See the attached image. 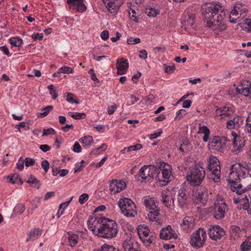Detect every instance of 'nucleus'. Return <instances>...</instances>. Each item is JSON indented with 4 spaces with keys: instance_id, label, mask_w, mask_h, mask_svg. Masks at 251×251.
Wrapping results in <instances>:
<instances>
[{
    "instance_id": "f8f14e48",
    "label": "nucleus",
    "mask_w": 251,
    "mask_h": 251,
    "mask_svg": "<svg viewBox=\"0 0 251 251\" xmlns=\"http://www.w3.org/2000/svg\"><path fill=\"white\" fill-rule=\"evenodd\" d=\"M104 217H96L90 218L87 222L88 228L91 229L94 234L99 236L102 228V224L104 222Z\"/></svg>"
},
{
    "instance_id": "473e14b6",
    "label": "nucleus",
    "mask_w": 251,
    "mask_h": 251,
    "mask_svg": "<svg viewBox=\"0 0 251 251\" xmlns=\"http://www.w3.org/2000/svg\"><path fill=\"white\" fill-rule=\"evenodd\" d=\"M230 232L231 237L235 239L239 236V233L241 232V229L240 227L237 226H231Z\"/></svg>"
},
{
    "instance_id": "0e129e2a",
    "label": "nucleus",
    "mask_w": 251,
    "mask_h": 251,
    "mask_svg": "<svg viewBox=\"0 0 251 251\" xmlns=\"http://www.w3.org/2000/svg\"><path fill=\"white\" fill-rule=\"evenodd\" d=\"M198 133H202L204 134L206 133H210V130L206 126H202L199 127V130Z\"/></svg>"
},
{
    "instance_id": "338daca9",
    "label": "nucleus",
    "mask_w": 251,
    "mask_h": 251,
    "mask_svg": "<svg viewBox=\"0 0 251 251\" xmlns=\"http://www.w3.org/2000/svg\"><path fill=\"white\" fill-rule=\"evenodd\" d=\"M81 151V148L79 144L77 142H75L73 147V151L75 152L78 153L80 152Z\"/></svg>"
},
{
    "instance_id": "680f3d73",
    "label": "nucleus",
    "mask_w": 251,
    "mask_h": 251,
    "mask_svg": "<svg viewBox=\"0 0 251 251\" xmlns=\"http://www.w3.org/2000/svg\"><path fill=\"white\" fill-rule=\"evenodd\" d=\"M186 111L184 109H180L177 111L176 113V119H180L181 118L183 115H185L186 114Z\"/></svg>"
},
{
    "instance_id": "de8ad7c7",
    "label": "nucleus",
    "mask_w": 251,
    "mask_h": 251,
    "mask_svg": "<svg viewBox=\"0 0 251 251\" xmlns=\"http://www.w3.org/2000/svg\"><path fill=\"white\" fill-rule=\"evenodd\" d=\"M241 249L242 251H250L251 250V244L249 241H245L241 245Z\"/></svg>"
},
{
    "instance_id": "c9c22d12",
    "label": "nucleus",
    "mask_w": 251,
    "mask_h": 251,
    "mask_svg": "<svg viewBox=\"0 0 251 251\" xmlns=\"http://www.w3.org/2000/svg\"><path fill=\"white\" fill-rule=\"evenodd\" d=\"M27 182L29 184H34V187H36L37 189L40 188L41 183L39 180H38L34 176L31 175L28 178Z\"/></svg>"
},
{
    "instance_id": "412c9836",
    "label": "nucleus",
    "mask_w": 251,
    "mask_h": 251,
    "mask_svg": "<svg viewBox=\"0 0 251 251\" xmlns=\"http://www.w3.org/2000/svg\"><path fill=\"white\" fill-rule=\"evenodd\" d=\"M102 1L108 10H113V12L118 11L123 3V0H102Z\"/></svg>"
},
{
    "instance_id": "09e8293b",
    "label": "nucleus",
    "mask_w": 251,
    "mask_h": 251,
    "mask_svg": "<svg viewBox=\"0 0 251 251\" xmlns=\"http://www.w3.org/2000/svg\"><path fill=\"white\" fill-rule=\"evenodd\" d=\"M146 13L150 17H155L158 13L156 9L151 7L147 8Z\"/></svg>"
},
{
    "instance_id": "f3484780",
    "label": "nucleus",
    "mask_w": 251,
    "mask_h": 251,
    "mask_svg": "<svg viewBox=\"0 0 251 251\" xmlns=\"http://www.w3.org/2000/svg\"><path fill=\"white\" fill-rule=\"evenodd\" d=\"M237 92L245 96H251V82L244 80L236 88Z\"/></svg>"
},
{
    "instance_id": "c03bdc74",
    "label": "nucleus",
    "mask_w": 251,
    "mask_h": 251,
    "mask_svg": "<svg viewBox=\"0 0 251 251\" xmlns=\"http://www.w3.org/2000/svg\"><path fill=\"white\" fill-rule=\"evenodd\" d=\"M212 147L215 148L216 149H219L221 147V143L220 141L219 137L214 138L210 143Z\"/></svg>"
},
{
    "instance_id": "603ef678",
    "label": "nucleus",
    "mask_w": 251,
    "mask_h": 251,
    "mask_svg": "<svg viewBox=\"0 0 251 251\" xmlns=\"http://www.w3.org/2000/svg\"><path fill=\"white\" fill-rule=\"evenodd\" d=\"M142 145L140 144H137L133 146H130L127 147V152L131 151H137L142 149Z\"/></svg>"
},
{
    "instance_id": "774afa93",
    "label": "nucleus",
    "mask_w": 251,
    "mask_h": 251,
    "mask_svg": "<svg viewBox=\"0 0 251 251\" xmlns=\"http://www.w3.org/2000/svg\"><path fill=\"white\" fill-rule=\"evenodd\" d=\"M118 106L116 104H114L111 105L110 107L109 106L108 108V114L109 115H112L114 113L115 110L117 109Z\"/></svg>"
},
{
    "instance_id": "b1692460",
    "label": "nucleus",
    "mask_w": 251,
    "mask_h": 251,
    "mask_svg": "<svg viewBox=\"0 0 251 251\" xmlns=\"http://www.w3.org/2000/svg\"><path fill=\"white\" fill-rule=\"evenodd\" d=\"M162 165V162H156L155 165H150V167L151 168L150 173L152 174V176H150L151 179L155 178L157 180V176L158 174H160V170H161L160 167Z\"/></svg>"
},
{
    "instance_id": "f03ea898",
    "label": "nucleus",
    "mask_w": 251,
    "mask_h": 251,
    "mask_svg": "<svg viewBox=\"0 0 251 251\" xmlns=\"http://www.w3.org/2000/svg\"><path fill=\"white\" fill-rule=\"evenodd\" d=\"M247 170L245 166L241 163H238L232 165L230 168V173L228 176L229 183L230 184L231 189L233 192H236L237 194L240 195L247 190V188L241 189L242 185L238 184L237 180H241V178L244 180L247 178Z\"/></svg>"
},
{
    "instance_id": "a211bd4d",
    "label": "nucleus",
    "mask_w": 251,
    "mask_h": 251,
    "mask_svg": "<svg viewBox=\"0 0 251 251\" xmlns=\"http://www.w3.org/2000/svg\"><path fill=\"white\" fill-rule=\"evenodd\" d=\"M123 248L125 251H141L137 242L131 238L125 239Z\"/></svg>"
},
{
    "instance_id": "e433bc0d",
    "label": "nucleus",
    "mask_w": 251,
    "mask_h": 251,
    "mask_svg": "<svg viewBox=\"0 0 251 251\" xmlns=\"http://www.w3.org/2000/svg\"><path fill=\"white\" fill-rule=\"evenodd\" d=\"M245 200L247 201H245V203H243V206L244 209L247 210L250 207V204L249 203V199L246 195L243 196L239 200H234V201L235 203H237L238 202H239L240 201L242 200L243 201H244Z\"/></svg>"
},
{
    "instance_id": "4c0bfd02",
    "label": "nucleus",
    "mask_w": 251,
    "mask_h": 251,
    "mask_svg": "<svg viewBox=\"0 0 251 251\" xmlns=\"http://www.w3.org/2000/svg\"><path fill=\"white\" fill-rule=\"evenodd\" d=\"M25 206L22 203L18 204L14 208L13 213L15 215H21L25 210Z\"/></svg>"
},
{
    "instance_id": "7c9ffc66",
    "label": "nucleus",
    "mask_w": 251,
    "mask_h": 251,
    "mask_svg": "<svg viewBox=\"0 0 251 251\" xmlns=\"http://www.w3.org/2000/svg\"><path fill=\"white\" fill-rule=\"evenodd\" d=\"M149 229L146 226L144 228H139L138 229V234L142 241L149 236Z\"/></svg>"
},
{
    "instance_id": "a18cd8bd",
    "label": "nucleus",
    "mask_w": 251,
    "mask_h": 251,
    "mask_svg": "<svg viewBox=\"0 0 251 251\" xmlns=\"http://www.w3.org/2000/svg\"><path fill=\"white\" fill-rule=\"evenodd\" d=\"M13 177H15V178H18V180L19 181L21 184H22L23 183V181L21 179V178L20 177L19 175L18 174H13L12 175L8 176L7 178L9 179V181L11 182L13 184H15L17 183L18 181L16 180H13Z\"/></svg>"
},
{
    "instance_id": "0eeeda50",
    "label": "nucleus",
    "mask_w": 251,
    "mask_h": 251,
    "mask_svg": "<svg viewBox=\"0 0 251 251\" xmlns=\"http://www.w3.org/2000/svg\"><path fill=\"white\" fill-rule=\"evenodd\" d=\"M206 239V231L203 228L200 227L191 234L190 243L193 248L199 249L204 246Z\"/></svg>"
},
{
    "instance_id": "9d476101",
    "label": "nucleus",
    "mask_w": 251,
    "mask_h": 251,
    "mask_svg": "<svg viewBox=\"0 0 251 251\" xmlns=\"http://www.w3.org/2000/svg\"><path fill=\"white\" fill-rule=\"evenodd\" d=\"M160 174L157 176V181L161 183V185L165 186L171 181L170 177L172 176L171 172L170 171V166L166 163L162 162V165L160 167Z\"/></svg>"
},
{
    "instance_id": "4d7b16f0",
    "label": "nucleus",
    "mask_w": 251,
    "mask_h": 251,
    "mask_svg": "<svg viewBox=\"0 0 251 251\" xmlns=\"http://www.w3.org/2000/svg\"><path fill=\"white\" fill-rule=\"evenodd\" d=\"M41 166L45 173H47L50 168L49 162L47 160H44L41 163Z\"/></svg>"
},
{
    "instance_id": "ea45409f",
    "label": "nucleus",
    "mask_w": 251,
    "mask_h": 251,
    "mask_svg": "<svg viewBox=\"0 0 251 251\" xmlns=\"http://www.w3.org/2000/svg\"><path fill=\"white\" fill-rule=\"evenodd\" d=\"M94 251H119L113 246L109 245L106 244L101 246L100 250H95Z\"/></svg>"
},
{
    "instance_id": "49530a36",
    "label": "nucleus",
    "mask_w": 251,
    "mask_h": 251,
    "mask_svg": "<svg viewBox=\"0 0 251 251\" xmlns=\"http://www.w3.org/2000/svg\"><path fill=\"white\" fill-rule=\"evenodd\" d=\"M75 96L71 93H66V100L71 103H78V101L74 99Z\"/></svg>"
},
{
    "instance_id": "37998d69",
    "label": "nucleus",
    "mask_w": 251,
    "mask_h": 251,
    "mask_svg": "<svg viewBox=\"0 0 251 251\" xmlns=\"http://www.w3.org/2000/svg\"><path fill=\"white\" fill-rule=\"evenodd\" d=\"M223 117H228L231 115L233 112L230 107L224 106L222 107Z\"/></svg>"
},
{
    "instance_id": "2f4dec72",
    "label": "nucleus",
    "mask_w": 251,
    "mask_h": 251,
    "mask_svg": "<svg viewBox=\"0 0 251 251\" xmlns=\"http://www.w3.org/2000/svg\"><path fill=\"white\" fill-rule=\"evenodd\" d=\"M172 198L166 195L165 193H162V203L167 207H169L171 205Z\"/></svg>"
},
{
    "instance_id": "aec40b11",
    "label": "nucleus",
    "mask_w": 251,
    "mask_h": 251,
    "mask_svg": "<svg viewBox=\"0 0 251 251\" xmlns=\"http://www.w3.org/2000/svg\"><path fill=\"white\" fill-rule=\"evenodd\" d=\"M244 120L239 116H236L232 119L227 121L226 124V127L228 129H237L242 125Z\"/></svg>"
},
{
    "instance_id": "13d9d810",
    "label": "nucleus",
    "mask_w": 251,
    "mask_h": 251,
    "mask_svg": "<svg viewBox=\"0 0 251 251\" xmlns=\"http://www.w3.org/2000/svg\"><path fill=\"white\" fill-rule=\"evenodd\" d=\"M24 162L23 158L21 157L19 158L17 163V167L20 170H23L24 168Z\"/></svg>"
},
{
    "instance_id": "9b49d317",
    "label": "nucleus",
    "mask_w": 251,
    "mask_h": 251,
    "mask_svg": "<svg viewBox=\"0 0 251 251\" xmlns=\"http://www.w3.org/2000/svg\"><path fill=\"white\" fill-rule=\"evenodd\" d=\"M192 196L195 202L205 204L208 200V191L205 187L200 186L193 191Z\"/></svg>"
},
{
    "instance_id": "a878e982",
    "label": "nucleus",
    "mask_w": 251,
    "mask_h": 251,
    "mask_svg": "<svg viewBox=\"0 0 251 251\" xmlns=\"http://www.w3.org/2000/svg\"><path fill=\"white\" fill-rule=\"evenodd\" d=\"M67 238L68 240V245L71 247H75L78 243V235L72 232L68 233Z\"/></svg>"
},
{
    "instance_id": "4be33fe9",
    "label": "nucleus",
    "mask_w": 251,
    "mask_h": 251,
    "mask_svg": "<svg viewBox=\"0 0 251 251\" xmlns=\"http://www.w3.org/2000/svg\"><path fill=\"white\" fill-rule=\"evenodd\" d=\"M67 3L70 8L74 6H77V11L80 12H83L87 9L86 5L83 3V0H67Z\"/></svg>"
},
{
    "instance_id": "864d4df0",
    "label": "nucleus",
    "mask_w": 251,
    "mask_h": 251,
    "mask_svg": "<svg viewBox=\"0 0 251 251\" xmlns=\"http://www.w3.org/2000/svg\"><path fill=\"white\" fill-rule=\"evenodd\" d=\"M25 165L26 167L32 166L35 164V160L31 158L27 157L25 159Z\"/></svg>"
},
{
    "instance_id": "6e6552de",
    "label": "nucleus",
    "mask_w": 251,
    "mask_h": 251,
    "mask_svg": "<svg viewBox=\"0 0 251 251\" xmlns=\"http://www.w3.org/2000/svg\"><path fill=\"white\" fill-rule=\"evenodd\" d=\"M208 169L211 172L210 178L214 182H219L221 179V167L217 157L211 156L208 161Z\"/></svg>"
},
{
    "instance_id": "3c124183",
    "label": "nucleus",
    "mask_w": 251,
    "mask_h": 251,
    "mask_svg": "<svg viewBox=\"0 0 251 251\" xmlns=\"http://www.w3.org/2000/svg\"><path fill=\"white\" fill-rule=\"evenodd\" d=\"M73 72V70L72 68L69 67H63L59 69L58 73L69 74L72 73Z\"/></svg>"
},
{
    "instance_id": "39448f33",
    "label": "nucleus",
    "mask_w": 251,
    "mask_h": 251,
    "mask_svg": "<svg viewBox=\"0 0 251 251\" xmlns=\"http://www.w3.org/2000/svg\"><path fill=\"white\" fill-rule=\"evenodd\" d=\"M144 205L150 212L148 215L149 219L151 221H155L159 223V217L160 209L157 205V202L151 198H146L144 201Z\"/></svg>"
},
{
    "instance_id": "f704fd0d",
    "label": "nucleus",
    "mask_w": 251,
    "mask_h": 251,
    "mask_svg": "<svg viewBox=\"0 0 251 251\" xmlns=\"http://www.w3.org/2000/svg\"><path fill=\"white\" fill-rule=\"evenodd\" d=\"M79 141L83 146H89L93 142V139L92 136H85L80 139Z\"/></svg>"
},
{
    "instance_id": "6ab92c4d",
    "label": "nucleus",
    "mask_w": 251,
    "mask_h": 251,
    "mask_svg": "<svg viewBox=\"0 0 251 251\" xmlns=\"http://www.w3.org/2000/svg\"><path fill=\"white\" fill-rule=\"evenodd\" d=\"M128 66V63L126 59L124 58L118 59L116 62L117 74L119 75L125 74L127 71Z\"/></svg>"
},
{
    "instance_id": "4468645a",
    "label": "nucleus",
    "mask_w": 251,
    "mask_h": 251,
    "mask_svg": "<svg viewBox=\"0 0 251 251\" xmlns=\"http://www.w3.org/2000/svg\"><path fill=\"white\" fill-rule=\"evenodd\" d=\"M126 187V183L122 180L113 179L109 184V190L111 194H116L122 191Z\"/></svg>"
},
{
    "instance_id": "79ce46f5",
    "label": "nucleus",
    "mask_w": 251,
    "mask_h": 251,
    "mask_svg": "<svg viewBox=\"0 0 251 251\" xmlns=\"http://www.w3.org/2000/svg\"><path fill=\"white\" fill-rule=\"evenodd\" d=\"M245 131L251 136V112L246 121Z\"/></svg>"
},
{
    "instance_id": "bf43d9fd",
    "label": "nucleus",
    "mask_w": 251,
    "mask_h": 251,
    "mask_svg": "<svg viewBox=\"0 0 251 251\" xmlns=\"http://www.w3.org/2000/svg\"><path fill=\"white\" fill-rule=\"evenodd\" d=\"M55 133V130L51 128L43 129V136H47L50 134H53Z\"/></svg>"
},
{
    "instance_id": "bb28decb",
    "label": "nucleus",
    "mask_w": 251,
    "mask_h": 251,
    "mask_svg": "<svg viewBox=\"0 0 251 251\" xmlns=\"http://www.w3.org/2000/svg\"><path fill=\"white\" fill-rule=\"evenodd\" d=\"M151 168L150 165L144 166L141 168L140 170V176L143 179H147L148 181L151 180L150 176H152L151 173H150Z\"/></svg>"
},
{
    "instance_id": "393cba45",
    "label": "nucleus",
    "mask_w": 251,
    "mask_h": 251,
    "mask_svg": "<svg viewBox=\"0 0 251 251\" xmlns=\"http://www.w3.org/2000/svg\"><path fill=\"white\" fill-rule=\"evenodd\" d=\"M231 134L233 137V142L234 148H236V151H240L241 149L244 146L243 142H242L241 137L238 136L236 132L232 131Z\"/></svg>"
},
{
    "instance_id": "423d86ee",
    "label": "nucleus",
    "mask_w": 251,
    "mask_h": 251,
    "mask_svg": "<svg viewBox=\"0 0 251 251\" xmlns=\"http://www.w3.org/2000/svg\"><path fill=\"white\" fill-rule=\"evenodd\" d=\"M118 205L122 212L126 217H134L137 214L136 206L131 199H121L118 202Z\"/></svg>"
},
{
    "instance_id": "5fc2aeb1",
    "label": "nucleus",
    "mask_w": 251,
    "mask_h": 251,
    "mask_svg": "<svg viewBox=\"0 0 251 251\" xmlns=\"http://www.w3.org/2000/svg\"><path fill=\"white\" fill-rule=\"evenodd\" d=\"M88 198H89V196L87 194H86V193L82 194L79 197V202L81 204H83L88 200Z\"/></svg>"
},
{
    "instance_id": "c756f323",
    "label": "nucleus",
    "mask_w": 251,
    "mask_h": 251,
    "mask_svg": "<svg viewBox=\"0 0 251 251\" xmlns=\"http://www.w3.org/2000/svg\"><path fill=\"white\" fill-rule=\"evenodd\" d=\"M240 18L239 13L237 11L235 5L233 8L231 10L229 15V21L230 23H235L237 22V20Z\"/></svg>"
},
{
    "instance_id": "20e7f679",
    "label": "nucleus",
    "mask_w": 251,
    "mask_h": 251,
    "mask_svg": "<svg viewBox=\"0 0 251 251\" xmlns=\"http://www.w3.org/2000/svg\"><path fill=\"white\" fill-rule=\"evenodd\" d=\"M99 237L103 238H112L116 237L118 232V225L112 220L104 218Z\"/></svg>"
},
{
    "instance_id": "2eb2a0df",
    "label": "nucleus",
    "mask_w": 251,
    "mask_h": 251,
    "mask_svg": "<svg viewBox=\"0 0 251 251\" xmlns=\"http://www.w3.org/2000/svg\"><path fill=\"white\" fill-rule=\"evenodd\" d=\"M210 238L215 241L220 240L224 235L225 232L224 229L219 226H214L209 229Z\"/></svg>"
},
{
    "instance_id": "5701e85b",
    "label": "nucleus",
    "mask_w": 251,
    "mask_h": 251,
    "mask_svg": "<svg viewBox=\"0 0 251 251\" xmlns=\"http://www.w3.org/2000/svg\"><path fill=\"white\" fill-rule=\"evenodd\" d=\"M195 220L192 216H187L183 218L182 223L180 225L185 230L193 229L195 226Z\"/></svg>"
},
{
    "instance_id": "c85d7f7f",
    "label": "nucleus",
    "mask_w": 251,
    "mask_h": 251,
    "mask_svg": "<svg viewBox=\"0 0 251 251\" xmlns=\"http://www.w3.org/2000/svg\"><path fill=\"white\" fill-rule=\"evenodd\" d=\"M195 18L196 16L194 14H192L190 15H189L187 17H185V19L184 20V25L187 28L192 27L195 24Z\"/></svg>"
},
{
    "instance_id": "ddd939ff",
    "label": "nucleus",
    "mask_w": 251,
    "mask_h": 251,
    "mask_svg": "<svg viewBox=\"0 0 251 251\" xmlns=\"http://www.w3.org/2000/svg\"><path fill=\"white\" fill-rule=\"evenodd\" d=\"M188 196L184 189H179L176 197L172 198L174 206L183 208L187 205Z\"/></svg>"
},
{
    "instance_id": "7ed1b4c3",
    "label": "nucleus",
    "mask_w": 251,
    "mask_h": 251,
    "mask_svg": "<svg viewBox=\"0 0 251 251\" xmlns=\"http://www.w3.org/2000/svg\"><path fill=\"white\" fill-rule=\"evenodd\" d=\"M205 176L204 168L200 164L195 165L190 168V171L186 176V180L193 186H199L203 180Z\"/></svg>"
},
{
    "instance_id": "72a5a7b5",
    "label": "nucleus",
    "mask_w": 251,
    "mask_h": 251,
    "mask_svg": "<svg viewBox=\"0 0 251 251\" xmlns=\"http://www.w3.org/2000/svg\"><path fill=\"white\" fill-rule=\"evenodd\" d=\"M53 109V106L52 105H48L46 107L42 109V110L44 111V112L42 113H38L37 116L38 118H43L46 117L49 113L50 111H51Z\"/></svg>"
},
{
    "instance_id": "8fccbe9b",
    "label": "nucleus",
    "mask_w": 251,
    "mask_h": 251,
    "mask_svg": "<svg viewBox=\"0 0 251 251\" xmlns=\"http://www.w3.org/2000/svg\"><path fill=\"white\" fill-rule=\"evenodd\" d=\"M71 117L76 120H80L84 119L86 118V115L84 113H78L76 112L74 114H72L71 115Z\"/></svg>"
},
{
    "instance_id": "a19ab883",
    "label": "nucleus",
    "mask_w": 251,
    "mask_h": 251,
    "mask_svg": "<svg viewBox=\"0 0 251 251\" xmlns=\"http://www.w3.org/2000/svg\"><path fill=\"white\" fill-rule=\"evenodd\" d=\"M9 42L13 46L20 47L23 44V40L20 38H11Z\"/></svg>"
},
{
    "instance_id": "e2e57ef3",
    "label": "nucleus",
    "mask_w": 251,
    "mask_h": 251,
    "mask_svg": "<svg viewBox=\"0 0 251 251\" xmlns=\"http://www.w3.org/2000/svg\"><path fill=\"white\" fill-rule=\"evenodd\" d=\"M176 68L175 66L172 65L170 66H165V72L167 74H172L175 71Z\"/></svg>"
},
{
    "instance_id": "69168bd1",
    "label": "nucleus",
    "mask_w": 251,
    "mask_h": 251,
    "mask_svg": "<svg viewBox=\"0 0 251 251\" xmlns=\"http://www.w3.org/2000/svg\"><path fill=\"white\" fill-rule=\"evenodd\" d=\"M244 28L247 29L248 31H251V20L246 19L245 23L244 24Z\"/></svg>"
},
{
    "instance_id": "f257e3e1",
    "label": "nucleus",
    "mask_w": 251,
    "mask_h": 251,
    "mask_svg": "<svg viewBox=\"0 0 251 251\" xmlns=\"http://www.w3.org/2000/svg\"><path fill=\"white\" fill-rule=\"evenodd\" d=\"M205 6L203 16L207 26L214 27L221 31L225 30L226 26L223 21L225 17V13L222 7L215 3H206Z\"/></svg>"
},
{
    "instance_id": "58836bf2",
    "label": "nucleus",
    "mask_w": 251,
    "mask_h": 251,
    "mask_svg": "<svg viewBox=\"0 0 251 251\" xmlns=\"http://www.w3.org/2000/svg\"><path fill=\"white\" fill-rule=\"evenodd\" d=\"M235 7H236L241 18H244L246 16L248 10L245 8H243V6L241 4H236Z\"/></svg>"
},
{
    "instance_id": "dca6fc26",
    "label": "nucleus",
    "mask_w": 251,
    "mask_h": 251,
    "mask_svg": "<svg viewBox=\"0 0 251 251\" xmlns=\"http://www.w3.org/2000/svg\"><path fill=\"white\" fill-rule=\"evenodd\" d=\"M159 235L160 237L164 240L176 239L177 237V234L171 226H168L166 227L162 228L160 231Z\"/></svg>"
},
{
    "instance_id": "cd10ccee",
    "label": "nucleus",
    "mask_w": 251,
    "mask_h": 251,
    "mask_svg": "<svg viewBox=\"0 0 251 251\" xmlns=\"http://www.w3.org/2000/svg\"><path fill=\"white\" fill-rule=\"evenodd\" d=\"M42 233V230L39 228L34 229L32 230L28 234V237L26 239V241H29L30 240H34L37 238Z\"/></svg>"
},
{
    "instance_id": "052dcab7",
    "label": "nucleus",
    "mask_w": 251,
    "mask_h": 251,
    "mask_svg": "<svg viewBox=\"0 0 251 251\" xmlns=\"http://www.w3.org/2000/svg\"><path fill=\"white\" fill-rule=\"evenodd\" d=\"M40 201H41L40 198H35L31 201V204H32V207L34 209L36 208L38 206V205L40 203Z\"/></svg>"
},
{
    "instance_id": "1a4fd4ad",
    "label": "nucleus",
    "mask_w": 251,
    "mask_h": 251,
    "mask_svg": "<svg viewBox=\"0 0 251 251\" xmlns=\"http://www.w3.org/2000/svg\"><path fill=\"white\" fill-rule=\"evenodd\" d=\"M228 208L224 199L217 196L214 203L213 215L215 219L220 220L224 218Z\"/></svg>"
},
{
    "instance_id": "6e6d98bb",
    "label": "nucleus",
    "mask_w": 251,
    "mask_h": 251,
    "mask_svg": "<svg viewBox=\"0 0 251 251\" xmlns=\"http://www.w3.org/2000/svg\"><path fill=\"white\" fill-rule=\"evenodd\" d=\"M154 240V237L152 235H150L149 237L148 236L147 238H145L144 240H142V241L145 244H146L147 246H149L151 243H152Z\"/></svg>"
}]
</instances>
